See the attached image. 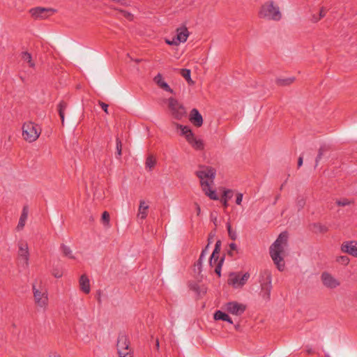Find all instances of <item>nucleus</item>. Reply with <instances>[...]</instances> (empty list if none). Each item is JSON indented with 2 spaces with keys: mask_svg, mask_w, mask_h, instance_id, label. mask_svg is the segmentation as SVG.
<instances>
[{
  "mask_svg": "<svg viewBox=\"0 0 357 357\" xmlns=\"http://www.w3.org/2000/svg\"><path fill=\"white\" fill-rule=\"evenodd\" d=\"M226 310L230 314L240 316L245 311L246 306L236 301H231L226 304Z\"/></svg>",
  "mask_w": 357,
  "mask_h": 357,
  "instance_id": "11",
  "label": "nucleus"
},
{
  "mask_svg": "<svg viewBox=\"0 0 357 357\" xmlns=\"http://www.w3.org/2000/svg\"><path fill=\"white\" fill-rule=\"evenodd\" d=\"M233 196V192L231 190H226L224 191L222 195V199H227V200L230 199Z\"/></svg>",
  "mask_w": 357,
  "mask_h": 357,
  "instance_id": "41",
  "label": "nucleus"
},
{
  "mask_svg": "<svg viewBox=\"0 0 357 357\" xmlns=\"http://www.w3.org/2000/svg\"><path fill=\"white\" fill-rule=\"evenodd\" d=\"M190 122L197 127H200L203 124V118L202 114L197 109H192L190 114Z\"/></svg>",
  "mask_w": 357,
  "mask_h": 357,
  "instance_id": "14",
  "label": "nucleus"
},
{
  "mask_svg": "<svg viewBox=\"0 0 357 357\" xmlns=\"http://www.w3.org/2000/svg\"><path fill=\"white\" fill-rule=\"evenodd\" d=\"M221 202L225 208H227L228 206V203H227L228 200H227V199H222V198Z\"/></svg>",
  "mask_w": 357,
  "mask_h": 357,
  "instance_id": "54",
  "label": "nucleus"
},
{
  "mask_svg": "<svg viewBox=\"0 0 357 357\" xmlns=\"http://www.w3.org/2000/svg\"><path fill=\"white\" fill-rule=\"evenodd\" d=\"M98 301L99 303H101V298H100V292H98Z\"/></svg>",
  "mask_w": 357,
  "mask_h": 357,
  "instance_id": "57",
  "label": "nucleus"
},
{
  "mask_svg": "<svg viewBox=\"0 0 357 357\" xmlns=\"http://www.w3.org/2000/svg\"><path fill=\"white\" fill-rule=\"evenodd\" d=\"M204 259V258H201V256H199L198 260L195 264V266L197 268L199 273H201V271H202V263H203Z\"/></svg>",
  "mask_w": 357,
  "mask_h": 357,
  "instance_id": "42",
  "label": "nucleus"
},
{
  "mask_svg": "<svg viewBox=\"0 0 357 357\" xmlns=\"http://www.w3.org/2000/svg\"><path fill=\"white\" fill-rule=\"evenodd\" d=\"M286 247H287V245L281 243L275 245V242L270 247V256L280 271H282L284 268V261L282 255Z\"/></svg>",
  "mask_w": 357,
  "mask_h": 357,
  "instance_id": "3",
  "label": "nucleus"
},
{
  "mask_svg": "<svg viewBox=\"0 0 357 357\" xmlns=\"http://www.w3.org/2000/svg\"><path fill=\"white\" fill-rule=\"evenodd\" d=\"M33 293L36 304L42 308H45L48 303L47 292L45 289H37L33 284Z\"/></svg>",
  "mask_w": 357,
  "mask_h": 357,
  "instance_id": "8",
  "label": "nucleus"
},
{
  "mask_svg": "<svg viewBox=\"0 0 357 357\" xmlns=\"http://www.w3.org/2000/svg\"><path fill=\"white\" fill-rule=\"evenodd\" d=\"M227 229L229 238L233 241H235L237 238V234L235 231L232 230L231 224L229 222H227Z\"/></svg>",
  "mask_w": 357,
  "mask_h": 357,
  "instance_id": "37",
  "label": "nucleus"
},
{
  "mask_svg": "<svg viewBox=\"0 0 357 357\" xmlns=\"http://www.w3.org/2000/svg\"><path fill=\"white\" fill-rule=\"evenodd\" d=\"M56 10L51 8L35 7L29 10L31 16L38 19H46L49 16L56 13Z\"/></svg>",
  "mask_w": 357,
  "mask_h": 357,
  "instance_id": "9",
  "label": "nucleus"
},
{
  "mask_svg": "<svg viewBox=\"0 0 357 357\" xmlns=\"http://www.w3.org/2000/svg\"><path fill=\"white\" fill-rule=\"evenodd\" d=\"M189 31L185 26H183L176 29V35L174 36L176 40L179 43H184L189 36Z\"/></svg>",
  "mask_w": 357,
  "mask_h": 357,
  "instance_id": "15",
  "label": "nucleus"
},
{
  "mask_svg": "<svg viewBox=\"0 0 357 357\" xmlns=\"http://www.w3.org/2000/svg\"><path fill=\"white\" fill-rule=\"evenodd\" d=\"M155 160L153 158V156L149 155L146 160V167L151 169L155 166Z\"/></svg>",
  "mask_w": 357,
  "mask_h": 357,
  "instance_id": "39",
  "label": "nucleus"
},
{
  "mask_svg": "<svg viewBox=\"0 0 357 357\" xmlns=\"http://www.w3.org/2000/svg\"><path fill=\"white\" fill-rule=\"evenodd\" d=\"M22 59L28 63L29 66L31 68L35 67V63L32 61V56L28 52H22Z\"/></svg>",
  "mask_w": 357,
  "mask_h": 357,
  "instance_id": "31",
  "label": "nucleus"
},
{
  "mask_svg": "<svg viewBox=\"0 0 357 357\" xmlns=\"http://www.w3.org/2000/svg\"><path fill=\"white\" fill-rule=\"evenodd\" d=\"M154 82L165 91L174 93L173 89L169 86V84L165 82L162 79V76L160 73H158L153 79Z\"/></svg>",
  "mask_w": 357,
  "mask_h": 357,
  "instance_id": "17",
  "label": "nucleus"
},
{
  "mask_svg": "<svg viewBox=\"0 0 357 357\" xmlns=\"http://www.w3.org/2000/svg\"><path fill=\"white\" fill-rule=\"evenodd\" d=\"M354 200H349L347 198H343L342 199H338L335 202L336 204L339 206H346L351 204H354Z\"/></svg>",
  "mask_w": 357,
  "mask_h": 357,
  "instance_id": "36",
  "label": "nucleus"
},
{
  "mask_svg": "<svg viewBox=\"0 0 357 357\" xmlns=\"http://www.w3.org/2000/svg\"><path fill=\"white\" fill-rule=\"evenodd\" d=\"M197 176L200 179V183L202 188H207L208 187V181L205 180L209 178L213 183L215 176V170L211 167H204L203 169L196 172Z\"/></svg>",
  "mask_w": 357,
  "mask_h": 357,
  "instance_id": "6",
  "label": "nucleus"
},
{
  "mask_svg": "<svg viewBox=\"0 0 357 357\" xmlns=\"http://www.w3.org/2000/svg\"><path fill=\"white\" fill-rule=\"evenodd\" d=\"M250 278V273L248 272L245 273L242 275L240 273H231L230 274L228 283L233 285L234 287H243L248 280Z\"/></svg>",
  "mask_w": 357,
  "mask_h": 357,
  "instance_id": "10",
  "label": "nucleus"
},
{
  "mask_svg": "<svg viewBox=\"0 0 357 357\" xmlns=\"http://www.w3.org/2000/svg\"><path fill=\"white\" fill-rule=\"evenodd\" d=\"M303 162V155H300V157L298 159V167H301Z\"/></svg>",
  "mask_w": 357,
  "mask_h": 357,
  "instance_id": "50",
  "label": "nucleus"
},
{
  "mask_svg": "<svg viewBox=\"0 0 357 357\" xmlns=\"http://www.w3.org/2000/svg\"><path fill=\"white\" fill-rule=\"evenodd\" d=\"M243 200V194L242 193H238L236 195V203L238 205H241Z\"/></svg>",
  "mask_w": 357,
  "mask_h": 357,
  "instance_id": "48",
  "label": "nucleus"
},
{
  "mask_svg": "<svg viewBox=\"0 0 357 357\" xmlns=\"http://www.w3.org/2000/svg\"><path fill=\"white\" fill-rule=\"evenodd\" d=\"M326 357H330V356L328 355H327Z\"/></svg>",
  "mask_w": 357,
  "mask_h": 357,
  "instance_id": "63",
  "label": "nucleus"
},
{
  "mask_svg": "<svg viewBox=\"0 0 357 357\" xmlns=\"http://www.w3.org/2000/svg\"><path fill=\"white\" fill-rule=\"evenodd\" d=\"M98 105L101 107V108L102 109V110L106 113V114H109L108 112V107L109 105L105 103V102H103L100 100L98 101Z\"/></svg>",
  "mask_w": 357,
  "mask_h": 357,
  "instance_id": "45",
  "label": "nucleus"
},
{
  "mask_svg": "<svg viewBox=\"0 0 357 357\" xmlns=\"http://www.w3.org/2000/svg\"><path fill=\"white\" fill-rule=\"evenodd\" d=\"M61 250L64 256L68 257L70 259H75V257L73 255L72 250L70 247L66 245L65 244H61Z\"/></svg>",
  "mask_w": 357,
  "mask_h": 357,
  "instance_id": "33",
  "label": "nucleus"
},
{
  "mask_svg": "<svg viewBox=\"0 0 357 357\" xmlns=\"http://www.w3.org/2000/svg\"><path fill=\"white\" fill-rule=\"evenodd\" d=\"M224 261H225V257L223 256L222 257H221L220 259V260L218 261V262L215 268V273L218 275V277L221 276V270H222V266L223 265Z\"/></svg>",
  "mask_w": 357,
  "mask_h": 357,
  "instance_id": "35",
  "label": "nucleus"
},
{
  "mask_svg": "<svg viewBox=\"0 0 357 357\" xmlns=\"http://www.w3.org/2000/svg\"><path fill=\"white\" fill-rule=\"evenodd\" d=\"M176 127L181 130V135H183L187 141H190V139H191L194 135L190 127L178 123L176 124Z\"/></svg>",
  "mask_w": 357,
  "mask_h": 357,
  "instance_id": "22",
  "label": "nucleus"
},
{
  "mask_svg": "<svg viewBox=\"0 0 357 357\" xmlns=\"http://www.w3.org/2000/svg\"><path fill=\"white\" fill-rule=\"evenodd\" d=\"M116 347L119 357H132V353L130 348V341L125 332L119 333Z\"/></svg>",
  "mask_w": 357,
  "mask_h": 357,
  "instance_id": "4",
  "label": "nucleus"
},
{
  "mask_svg": "<svg viewBox=\"0 0 357 357\" xmlns=\"http://www.w3.org/2000/svg\"><path fill=\"white\" fill-rule=\"evenodd\" d=\"M79 282L81 290L85 294H89L90 292L91 288L90 282L88 277L85 274L82 275Z\"/></svg>",
  "mask_w": 357,
  "mask_h": 357,
  "instance_id": "18",
  "label": "nucleus"
},
{
  "mask_svg": "<svg viewBox=\"0 0 357 357\" xmlns=\"http://www.w3.org/2000/svg\"><path fill=\"white\" fill-rule=\"evenodd\" d=\"M149 206L147 205L144 200L139 201V206L138 208L137 217L142 220H144L148 215L147 210Z\"/></svg>",
  "mask_w": 357,
  "mask_h": 357,
  "instance_id": "19",
  "label": "nucleus"
},
{
  "mask_svg": "<svg viewBox=\"0 0 357 357\" xmlns=\"http://www.w3.org/2000/svg\"><path fill=\"white\" fill-rule=\"evenodd\" d=\"M305 205V199H304V197H298L296 199V206L298 208V210L300 211L302 208H303Z\"/></svg>",
  "mask_w": 357,
  "mask_h": 357,
  "instance_id": "40",
  "label": "nucleus"
},
{
  "mask_svg": "<svg viewBox=\"0 0 357 357\" xmlns=\"http://www.w3.org/2000/svg\"><path fill=\"white\" fill-rule=\"evenodd\" d=\"M101 220L105 226H109V213L107 211H104L102 213Z\"/></svg>",
  "mask_w": 357,
  "mask_h": 357,
  "instance_id": "38",
  "label": "nucleus"
},
{
  "mask_svg": "<svg viewBox=\"0 0 357 357\" xmlns=\"http://www.w3.org/2000/svg\"><path fill=\"white\" fill-rule=\"evenodd\" d=\"M165 43L169 45H178L179 43L176 40L175 37H173L172 40L165 39Z\"/></svg>",
  "mask_w": 357,
  "mask_h": 357,
  "instance_id": "43",
  "label": "nucleus"
},
{
  "mask_svg": "<svg viewBox=\"0 0 357 357\" xmlns=\"http://www.w3.org/2000/svg\"><path fill=\"white\" fill-rule=\"evenodd\" d=\"M260 18L268 20L279 21L282 18V13L278 6L273 1L264 3L259 12Z\"/></svg>",
  "mask_w": 357,
  "mask_h": 357,
  "instance_id": "1",
  "label": "nucleus"
},
{
  "mask_svg": "<svg viewBox=\"0 0 357 357\" xmlns=\"http://www.w3.org/2000/svg\"><path fill=\"white\" fill-rule=\"evenodd\" d=\"M53 275L56 278H61L62 276V273L60 271H54Z\"/></svg>",
  "mask_w": 357,
  "mask_h": 357,
  "instance_id": "51",
  "label": "nucleus"
},
{
  "mask_svg": "<svg viewBox=\"0 0 357 357\" xmlns=\"http://www.w3.org/2000/svg\"><path fill=\"white\" fill-rule=\"evenodd\" d=\"M41 130L37 124L33 122L24 123L22 126V135L26 141L33 142L40 136Z\"/></svg>",
  "mask_w": 357,
  "mask_h": 357,
  "instance_id": "5",
  "label": "nucleus"
},
{
  "mask_svg": "<svg viewBox=\"0 0 357 357\" xmlns=\"http://www.w3.org/2000/svg\"><path fill=\"white\" fill-rule=\"evenodd\" d=\"M169 108L171 111L172 116L177 119L181 120L186 114L185 107L181 105L178 100L174 98L168 99Z\"/></svg>",
  "mask_w": 357,
  "mask_h": 357,
  "instance_id": "7",
  "label": "nucleus"
},
{
  "mask_svg": "<svg viewBox=\"0 0 357 357\" xmlns=\"http://www.w3.org/2000/svg\"><path fill=\"white\" fill-rule=\"evenodd\" d=\"M282 188H283V185H281V187H280V190H282Z\"/></svg>",
  "mask_w": 357,
  "mask_h": 357,
  "instance_id": "62",
  "label": "nucleus"
},
{
  "mask_svg": "<svg viewBox=\"0 0 357 357\" xmlns=\"http://www.w3.org/2000/svg\"><path fill=\"white\" fill-rule=\"evenodd\" d=\"M187 142L197 151H202L204 149V141L201 139H197L195 137V135H193L192 138L190 139V141Z\"/></svg>",
  "mask_w": 357,
  "mask_h": 357,
  "instance_id": "20",
  "label": "nucleus"
},
{
  "mask_svg": "<svg viewBox=\"0 0 357 357\" xmlns=\"http://www.w3.org/2000/svg\"><path fill=\"white\" fill-rule=\"evenodd\" d=\"M181 75L183 77H184L188 84H194V82L192 80L190 75L191 71L189 69L183 68L181 69Z\"/></svg>",
  "mask_w": 357,
  "mask_h": 357,
  "instance_id": "32",
  "label": "nucleus"
},
{
  "mask_svg": "<svg viewBox=\"0 0 357 357\" xmlns=\"http://www.w3.org/2000/svg\"><path fill=\"white\" fill-rule=\"evenodd\" d=\"M215 320H222L227 321L229 324H233V321L230 317L225 312H222L221 310H217L213 315Z\"/></svg>",
  "mask_w": 357,
  "mask_h": 357,
  "instance_id": "24",
  "label": "nucleus"
},
{
  "mask_svg": "<svg viewBox=\"0 0 357 357\" xmlns=\"http://www.w3.org/2000/svg\"><path fill=\"white\" fill-rule=\"evenodd\" d=\"M210 245H208V243H207V245H206V247L204 248H203L202 250H205L206 252H208V248H209Z\"/></svg>",
  "mask_w": 357,
  "mask_h": 357,
  "instance_id": "56",
  "label": "nucleus"
},
{
  "mask_svg": "<svg viewBox=\"0 0 357 357\" xmlns=\"http://www.w3.org/2000/svg\"><path fill=\"white\" fill-rule=\"evenodd\" d=\"M219 260H220V259H218V261H219ZM216 262H217V261H215V259H213V264H215V263H216Z\"/></svg>",
  "mask_w": 357,
  "mask_h": 357,
  "instance_id": "61",
  "label": "nucleus"
},
{
  "mask_svg": "<svg viewBox=\"0 0 357 357\" xmlns=\"http://www.w3.org/2000/svg\"><path fill=\"white\" fill-rule=\"evenodd\" d=\"M155 346H156L157 349L159 348V341L158 340H156Z\"/></svg>",
  "mask_w": 357,
  "mask_h": 357,
  "instance_id": "58",
  "label": "nucleus"
},
{
  "mask_svg": "<svg viewBox=\"0 0 357 357\" xmlns=\"http://www.w3.org/2000/svg\"><path fill=\"white\" fill-rule=\"evenodd\" d=\"M221 249V241L218 240L215 243L214 250L212 252V255H211L208 263L211 266H213V259H215V261H218L219 259V253Z\"/></svg>",
  "mask_w": 357,
  "mask_h": 357,
  "instance_id": "21",
  "label": "nucleus"
},
{
  "mask_svg": "<svg viewBox=\"0 0 357 357\" xmlns=\"http://www.w3.org/2000/svg\"><path fill=\"white\" fill-rule=\"evenodd\" d=\"M259 282L261 287L260 294L265 301H268L270 300L272 290V275L269 270L265 269L260 272Z\"/></svg>",
  "mask_w": 357,
  "mask_h": 357,
  "instance_id": "2",
  "label": "nucleus"
},
{
  "mask_svg": "<svg viewBox=\"0 0 357 357\" xmlns=\"http://www.w3.org/2000/svg\"><path fill=\"white\" fill-rule=\"evenodd\" d=\"M295 80L293 77L287 78H278L275 81L276 84L280 86H289L292 84Z\"/></svg>",
  "mask_w": 357,
  "mask_h": 357,
  "instance_id": "28",
  "label": "nucleus"
},
{
  "mask_svg": "<svg viewBox=\"0 0 357 357\" xmlns=\"http://www.w3.org/2000/svg\"><path fill=\"white\" fill-rule=\"evenodd\" d=\"M68 107V104L63 100H61L58 105V112L61 118V123L63 125L65 119V111Z\"/></svg>",
  "mask_w": 357,
  "mask_h": 357,
  "instance_id": "25",
  "label": "nucleus"
},
{
  "mask_svg": "<svg viewBox=\"0 0 357 357\" xmlns=\"http://www.w3.org/2000/svg\"><path fill=\"white\" fill-rule=\"evenodd\" d=\"M116 158H120L122 154V142L119 137L116 139Z\"/></svg>",
  "mask_w": 357,
  "mask_h": 357,
  "instance_id": "34",
  "label": "nucleus"
},
{
  "mask_svg": "<svg viewBox=\"0 0 357 357\" xmlns=\"http://www.w3.org/2000/svg\"><path fill=\"white\" fill-rule=\"evenodd\" d=\"M326 11L325 10V8L324 7L321 8L319 14V19H316L314 20V22H317L319 20H320L321 18L324 17L326 16Z\"/></svg>",
  "mask_w": 357,
  "mask_h": 357,
  "instance_id": "44",
  "label": "nucleus"
},
{
  "mask_svg": "<svg viewBox=\"0 0 357 357\" xmlns=\"http://www.w3.org/2000/svg\"><path fill=\"white\" fill-rule=\"evenodd\" d=\"M208 252H206L205 250H202L201 252V254L199 256H201V258H205V256L207 255Z\"/></svg>",
  "mask_w": 357,
  "mask_h": 357,
  "instance_id": "55",
  "label": "nucleus"
},
{
  "mask_svg": "<svg viewBox=\"0 0 357 357\" xmlns=\"http://www.w3.org/2000/svg\"><path fill=\"white\" fill-rule=\"evenodd\" d=\"M316 19H319V17H317L315 15H313V16H312V21H313L314 22V20H315Z\"/></svg>",
  "mask_w": 357,
  "mask_h": 357,
  "instance_id": "59",
  "label": "nucleus"
},
{
  "mask_svg": "<svg viewBox=\"0 0 357 357\" xmlns=\"http://www.w3.org/2000/svg\"><path fill=\"white\" fill-rule=\"evenodd\" d=\"M328 150H329V147L326 144H323L319 147V149L318 150V154L315 158L314 168H316L318 166V164H319L320 160L321 159L324 153L327 152Z\"/></svg>",
  "mask_w": 357,
  "mask_h": 357,
  "instance_id": "26",
  "label": "nucleus"
},
{
  "mask_svg": "<svg viewBox=\"0 0 357 357\" xmlns=\"http://www.w3.org/2000/svg\"><path fill=\"white\" fill-rule=\"evenodd\" d=\"M215 236V234L214 233H212L211 232L209 234H208V245H211L213 242V238Z\"/></svg>",
  "mask_w": 357,
  "mask_h": 357,
  "instance_id": "49",
  "label": "nucleus"
},
{
  "mask_svg": "<svg viewBox=\"0 0 357 357\" xmlns=\"http://www.w3.org/2000/svg\"><path fill=\"white\" fill-rule=\"evenodd\" d=\"M48 357H61V356L56 352H50L48 354Z\"/></svg>",
  "mask_w": 357,
  "mask_h": 357,
  "instance_id": "53",
  "label": "nucleus"
},
{
  "mask_svg": "<svg viewBox=\"0 0 357 357\" xmlns=\"http://www.w3.org/2000/svg\"><path fill=\"white\" fill-rule=\"evenodd\" d=\"M202 190L205 192L206 195H207L212 200H218L219 197L217 195L216 191L215 190H212L210 187V184L208 183V187L207 188H202Z\"/></svg>",
  "mask_w": 357,
  "mask_h": 357,
  "instance_id": "29",
  "label": "nucleus"
},
{
  "mask_svg": "<svg viewBox=\"0 0 357 357\" xmlns=\"http://www.w3.org/2000/svg\"><path fill=\"white\" fill-rule=\"evenodd\" d=\"M229 248H230V250H229L227 253H228V255H229V256H231H231H233V252H232V251H233V250H237V245H236V243H231L229 244Z\"/></svg>",
  "mask_w": 357,
  "mask_h": 357,
  "instance_id": "46",
  "label": "nucleus"
},
{
  "mask_svg": "<svg viewBox=\"0 0 357 357\" xmlns=\"http://www.w3.org/2000/svg\"><path fill=\"white\" fill-rule=\"evenodd\" d=\"M321 278L324 285L328 288L334 289L340 285V282L327 272H324Z\"/></svg>",
  "mask_w": 357,
  "mask_h": 357,
  "instance_id": "12",
  "label": "nucleus"
},
{
  "mask_svg": "<svg viewBox=\"0 0 357 357\" xmlns=\"http://www.w3.org/2000/svg\"><path fill=\"white\" fill-rule=\"evenodd\" d=\"M27 217H28V208H27V206H24L22 213H21V215H20V220H19L18 225L17 226V230H22L24 228L26 221L27 220Z\"/></svg>",
  "mask_w": 357,
  "mask_h": 357,
  "instance_id": "23",
  "label": "nucleus"
},
{
  "mask_svg": "<svg viewBox=\"0 0 357 357\" xmlns=\"http://www.w3.org/2000/svg\"><path fill=\"white\" fill-rule=\"evenodd\" d=\"M312 230L315 233H326L328 231V227L321 223H314L312 225Z\"/></svg>",
  "mask_w": 357,
  "mask_h": 357,
  "instance_id": "30",
  "label": "nucleus"
},
{
  "mask_svg": "<svg viewBox=\"0 0 357 357\" xmlns=\"http://www.w3.org/2000/svg\"><path fill=\"white\" fill-rule=\"evenodd\" d=\"M341 250L343 252L357 257V242L353 241L344 242L341 246Z\"/></svg>",
  "mask_w": 357,
  "mask_h": 357,
  "instance_id": "13",
  "label": "nucleus"
},
{
  "mask_svg": "<svg viewBox=\"0 0 357 357\" xmlns=\"http://www.w3.org/2000/svg\"><path fill=\"white\" fill-rule=\"evenodd\" d=\"M337 261L344 265L348 264L349 262V259L347 256H341Z\"/></svg>",
  "mask_w": 357,
  "mask_h": 357,
  "instance_id": "47",
  "label": "nucleus"
},
{
  "mask_svg": "<svg viewBox=\"0 0 357 357\" xmlns=\"http://www.w3.org/2000/svg\"><path fill=\"white\" fill-rule=\"evenodd\" d=\"M280 197V195H277L276 197H275V200L277 201Z\"/></svg>",
  "mask_w": 357,
  "mask_h": 357,
  "instance_id": "60",
  "label": "nucleus"
},
{
  "mask_svg": "<svg viewBox=\"0 0 357 357\" xmlns=\"http://www.w3.org/2000/svg\"><path fill=\"white\" fill-rule=\"evenodd\" d=\"M19 256L24 259V264L26 266L29 264V248L27 243H20L19 245V251H18Z\"/></svg>",
  "mask_w": 357,
  "mask_h": 357,
  "instance_id": "16",
  "label": "nucleus"
},
{
  "mask_svg": "<svg viewBox=\"0 0 357 357\" xmlns=\"http://www.w3.org/2000/svg\"><path fill=\"white\" fill-rule=\"evenodd\" d=\"M195 209H196L197 215H199L200 213H201L200 206H199V205L197 203H195Z\"/></svg>",
  "mask_w": 357,
  "mask_h": 357,
  "instance_id": "52",
  "label": "nucleus"
},
{
  "mask_svg": "<svg viewBox=\"0 0 357 357\" xmlns=\"http://www.w3.org/2000/svg\"><path fill=\"white\" fill-rule=\"evenodd\" d=\"M288 237L289 236L287 231L280 233L275 241V245H278L280 243L288 245Z\"/></svg>",
  "mask_w": 357,
  "mask_h": 357,
  "instance_id": "27",
  "label": "nucleus"
}]
</instances>
